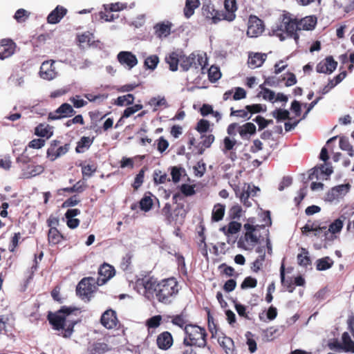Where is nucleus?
<instances>
[{
    "label": "nucleus",
    "mask_w": 354,
    "mask_h": 354,
    "mask_svg": "<svg viewBox=\"0 0 354 354\" xmlns=\"http://www.w3.org/2000/svg\"><path fill=\"white\" fill-rule=\"evenodd\" d=\"M159 63V57L156 55L148 56L144 62V66L146 68L153 71Z\"/></svg>",
    "instance_id": "nucleus-47"
},
{
    "label": "nucleus",
    "mask_w": 354,
    "mask_h": 354,
    "mask_svg": "<svg viewBox=\"0 0 354 354\" xmlns=\"http://www.w3.org/2000/svg\"><path fill=\"white\" fill-rule=\"evenodd\" d=\"M202 14L205 18L212 19V22L216 24L217 22L223 20V14L221 11L214 9V6L210 3H203L202 7Z\"/></svg>",
    "instance_id": "nucleus-14"
},
{
    "label": "nucleus",
    "mask_w": 354,
    "mask_h": 354,
    "mask_svg": "<svg viewBox=\"0 0 354 354\" xmlns=\"http://www.w3.org/2000/svg\"><path fill=\"white\" fill-rule=\"evenodd\" d=\"M142 104H135L132 106L127 107L123 112L122 117L119 120V122H121L123 118H127L131 116L133 114L136 113L137 111L141 110L142 109Z\"/></svg>",
    "instance_id": "nucleus-51"
},
{
    "label": "nucleus",
    "mask_w": 354,
    "mask_h": 354,
    "mask_svg": "<svg viewBox=\"0 0 354 354\" xmlns=\"http://www.w3.org/2000/svg\"><path fill=\"white\" fill-rule=\"evenodd\" d=\"M248 221V222L243 225L245 230L244 237H241L238 242V245L240 247L244 244V242H246L251 246L255 245L259 242V238L254 233L259 225H254V218H250Z\"/></svg>",
    "instance_id": "nucleus-6"
},
{
    "label": "nucleus",
    "mask_w": 354,
    "mask_h": 354,
    "mask_svg": "<svg viewBox=\"0 0 354 354\" xmlns=\"http://www.w3.org/2000/svg\"><path fill=\"white\" fill-rule=\"evenodd\" d=\"M108 96L109 95L106 93H100L97 95H95L93 93H85L84 95V97L91 102L96 101H98L99 102H103L107 99Z\"/></svg>",
    "instance_id": "nucleus-55"
},
{
    "label": "nucleus",
    "mask_w": 354,
    "mask_h": 354,
    "mask_svg": "<svg viewBox=\"0 0 354 354\" xmlns=\"http://www.w3.org/2000/svg\"><path fill=\"white\" fill-rule=\"evenodd\" d=\"M349 184H342L333 187L327 194V198L330 201L338 199L344 196L349 190Z\"/></svg>",
    "instance_id": "nucleus-22"
},
{
    "label": "nucleus",
    "mask_w": 354,
    "mask_h": 354,
    "mask_svg": "<svg viewBox=\"0 0 354 354\" xmlns=\"http://www.w3.org/2000/svg\"><path fill=\"white\" fill-rule=\"evenodd\" d=\"M61 142L53 140L50 142V146L46 151V157L50 161L53 162L59 157L65 155L70 149V144L66 143L60 146Z\"/></svg>",
    "instance_id": "nucleus-7"
},
{
    "label": "nucleus",
    "mask_w": 354,
    "mask_h": 354,
    "mask_svg": "<svg viewBox=\"0 0 354 354\" xmlns=\"http://www.w3.org/2000/svg\"><path fill=\"white\" fill-rule=\"evenodd\" d=\"M162 320V316L154 315L147 320L146 326L148 328H156L160 325Z\"/></svg>",
    "instance_id": "nucleus-53"
},
{
    "label": "nucleus",
    "mask_w": 354,
    "mask_h": 354,
    "mask_svg": "<svg viewBox=\"0 0 354 354\" xmlns=\"http://www.w3.org/2000/svg\"><path fill=\"white\" fill-rule=\"evenodd\" d=\"M75 111L73 106L68 103H63L55 111L48 114V120H57L64 118H68L74 115Z\"/></svg>",
    "instance_id": "nucleus-11"
},
{
    "label": "nucleus",
    "mask_w": 354,
    "mask_h": 354,
    "mask_svg": "<svg viewBox=\"0 0 354 354\" xmlns=\"http://www.w3.org/2000/svg\"><path fill=\"white\" fill-rule=\"evenodd\" d=\"M194 346L183 345V342L180 345L179 348H176V354H197L194 349Z\"/></svg>",
    "instance_id": "nucleus-61"
},
{
    "label": "nucleus",
    "mask_w": 354,
    "mask_h": 354,
    "mask_svg": "<svg viewBox=\"0 0 354 354\" xmlns=\"http://www.w3.org/2000/svg\"><path fill=\"white\" fill-rule=\"evenodd\" d=\"M117 59L121 65L129 70L136 66L138 62L136 56L130 51H120L117 55Z\"/></svg>",
    "instance_id": "nucleus-13"
},
{
    "label": "nucleus",
    "mask_w": 354,
    "mask_h": 354,
    "mask_svg": "<svg viewBox=\"0 0 354 354\" xmlns=\"http://www.w3.org/2000/svg\"><path fill=\"white\" fill-rule=\"evenodd\" d=\"M82 169V173L83 176L90 177L97 171V165L95 163L87 164L80 163L79 165Z\"/></svg>",
    "instance_id": "nucleus-49"
},
{
    "label": "nucleus",
    "mask_w": 354,
    "mask_h": 354,
    "mask_svg": "<svg viewBox=\"0 0 354 354\" xmlns=\"http://www.w3.org/2000/svg\"><path fill=\"white\" fill-rule=\"evenodd\" d=\"M257 286V280L252 277H247L241 284V288L243 290L247 288H254Z\"/></svg>",
    "instance_id": "nucleus-58"
},
{
    "label": "nucleus",
    "mask_w": 354,
    "mask_h": 354,
    "mask_svg": "<svg viewBox=\"0 0 354 354\" xmlns=\"http://www.w3.org/2000/svg\"><path fill=\"white\" fill-rule=\"evenodd\" d=\"M326 229V226H321L319 221H308L306 224L301 228L303 234H307L310 232L317 231V230Z\"/></svg>",
    "instance_id": "nucleus-35"
},
{
    "label": "nucleus",
    "mask_w": 354,
    "mask_h": 354,
    "mask_svg": "<svg viewBox=\"0 0 354 354\" xmlns=\"http://www.w3.org/2000/svg\"><path fill=\"white\" fill-rule=\"evenodd\" d=\"M266 57L267 55L265 53H255L250 54L248 62L249 67L255 68L261 66L266 61Z\"/></svg>",
    "instance_id": "nucleus-24"
},
{
    "label": "nucleus",
    "mask_w": 354,
    "mask_h": 354,
    "mask_svg": "<svg viewBox=\"0 0 354 354\" xmlns=\"http://www.w3.org/2000/svg\"><path fill=\"white\" fill-rule=\"evenodd\" d=\"M23 176L25 178H30L39 175L44 171V167L41 165H28L22 169Z\"/></svg>",
    "instance_id": "nucleus-25"
},
{
    "label": "nucleus",
    "mask_w": 354,
    "mask_h": 354,
    "mask_svg": "<svg viewBox=\"0 0 354 354\" xmlns=\"http://www.w3.org/2000/svg\"><path fill=\"white\" fill-rule=\"evenodd\" d=\"M343 221L340 218L335 219L333 223H331L328 228L324 230V242L325 244L328 242L333 241L337 236L335 235L337 233H339L343 228ZM324 248H326V245H324Z\"/></svg>",
    "instance_id": "nucleus-12"
},
{
    "label": "nucleus",
    "mask_w": 354,
    "mask_h": 354,
    "mask_svg": "<svg viewBox=\"0 0 354 354\" xmlns=\"http://www.w3.org/2000/svg\"><path fill=\"white\" fill-rule=\"evenodd\" d=\"M271 31L272 35L279 37L281 41H284L286 38H292L297 44L299 39L298 19L293 17L290 13L283 14L279 24L273 26Z\"/></svg>",
    "instance_id": "nucleus-3"
},
{
    "label": "nucleus",
    "mask_w": 354,
    "mask_h": 354,
    "mask_svg": "<svg viewBox=\"0 0 354 354\" xmlns=\"http://www.w3.org/2000/svg\"><path fill=\"white\" fill-rule=\"evenodd\" d=\"M239 133L241 137L247 134L253 135L256 133V126L252 122H247L239 127Z\"/></svg>",
    "instance_id": "nucleus-46"
},
{
    "label": "nucleus",
    "mask_w": 354,
    "mask_h": 354,
    "mask_svg": "<svg viewBox=\"0 0 354 354\" xmlns=\"http://www.w3.org/2000/svg\"><path fill=\"white\" fill-rule=\"evenodd\" d=\"M208 79L211 82H216L221 77L220 68L214 65H212L207 71Z\"/></svg>",
    "instance_id": "nucleus-48"
},
{
    "label": "nucleus",
    "mask_w": 354,
    "mask_h": 354,
    "mask_svg": "<svg viewBox=\"0 0 354 354\" xmlns=\"http://www.w3.org/2000/svg\"><path fill=\"white\" fill-rule=\"evenodd\" d=\"M317 24V18L314 16H308L302 19H298L299 30H311Z\"/></svg>",
    "instance_id": "nucleus-28"
},
{
    "label": "nucleus",
    "mask_w": 354,
    "mask_h": 354,
    "mask_svg": "<svg viewBox=\"0 0 354 354\" xmlns=\"http://www.w3.org/2000/svg\"><path fill=\"white\" fill-rule=\"evenodd\" d=\"M29 17V13L27 10L20 8L17 10L15 14L14 18L19 23L24 22Z\"/></svg>",
    "instance_id": "nucleus-63"
},
{
    "label": "nucleus",
    "mask_w": 354,
    "mask_h": 354,
    "mask_svg": "<svg viewBox=\"0 0 354 354\" xmlns=\"http://www.w3.org/2000/svg\"><path fill=\"white\" fill-rule=\"evenodd\" d=\"M109 351V346L106 343L97 342L88 350V354H104Z\"/></svg>",
    "instance_id": "nucleus-40"
},
{
    "label": "nucleus",
    "mask_w": 354,
    "mask_h": 354,
    "mask_svg": "<svg viewBox=\"0 0 354 354\" xmlns=\"http://www.w3.org/2000/svg\"><path fill=\"white\" fill-rule=\"evenodd\" d=\"M207 60L203 55L191 53L189 55H180V66L183 71H187L191 68L198 69L201 67L202 73H205L204 70Z\"/></svg>",
    "instance_id": "nucleus-5"
},
{
    "label": "nucleus",
    "mask_w": 354,
    "mask_h": 354,
    "mask_svg": "<svg viewBox=\"0 0 354 354\" xmlns=\"http://www.w3.org/2000/svg\"><path fill=\"white\" fill-rule=\"evenodd\" d=\"M217 341L226 354H236L233 339L226 336L224 333H221V335L217 338Z\"/></svg>",
    "instance_id": "nucleus-20"
},
{
    "label": "nucleus",
    "mask_w": 354,
    "mask_h": 354,
    "mask_svg": "<svg viewBox=\"0 0 354 354\" xmlns=\"http://www.w3.org/2000/svg\"><path fill=\"white\" fill-rule=\"evenodd\" d=\"M202 141L198 144V147L201 145V147L198 149V153L202 154L205 150V148H209L214 140V136L213 134L203 135L201 136Z\"/></svg>",
    "instance_id": "nucleus-43"
},
{
    "label": "nucleus",
    "mask_w": 354,
    "mask_h": 354,
    "mask_svg": "<svg viewBox=\"0 0 354 354\" xmlns=\"http://www.w3.org/2000/svg\"><path fill=\"white\" fill-rule=\"evenodd\" d=\"M224 7L225 11H221L223 14V19L228 21H232L235 17V12L237 10L236 0H225Z\"/></svg>",
    "instance_id": "nucleus-21"
},
{
    "label": "nucleus",
    "mask_w": 354,
    "mask_h": 354,
    "mask_svg": "<svg viewBox=\"0 0 354 354\" xmlns=\"http://www.w3.org/2000/svg\"><path fill=\"white\" fill-rule=\"evenodd\" d=\"M230 116H236L238 118H241L243 119L249 120L251 118V115H249L248 111L245 109H239V110H234L232 107L230 109Z\"/></svg>",
    "instance_id": "nucleus-62"
},
{
    "label": "nucleus",
    "mask_w": 354,
    "mask_h": 354,
    "mask_svg": "<svg viewBox=\"0 0 354 354\" xmlns=\"http://www.w3.org/2000/svg\"><path fill=\"white\" fill-rule=\"evenodd\" d=\"M241 224L236 221H231L227 226H223L221 230L226 235L234 234L241 230Z\"/></svg>",
    "instance_id": "nucleus-36"
},
{
    "label": "nucleus",
    "mask_w": 354,
    "mask_h": 354,
    "mask_svg": "<svg viewBox=\"0 0 354 354\" xmlns=\"http://www.w3.org/2000/svg\"><path fill=\"white\" fill-rule=\"evenodd\" d=\"M67 9L62 6H57L47 17V21L50 24L59 23L66 15Z\"/></svg>",
    "instance_id": "nucleus-23"
},
{
    "label": "nucleus",
    "mask_w": 354,
    "mask_h": 354,
    "mask_svg": "<svg viewBox=\"0 0 354 354\" xmlns=\"http://www.w3.org/2000/svg\"><path fill=\"white\" fill-rule=\"evenodd\" d=\"M173 344L174 338L171 333L169 331H163L157 336L156 345L161 350H169Z\"/></svg>",
    "instance_id": "nucleus-19"
},
{
    "label": "nucleus",
    "mask_w": 354,
    "mask_h": 354,
    "mask_svg": "<svg viewBox=\"0 0 354 354\" xmlns=\"http://www.w3.org/2000/svg\"><path fill=\"white\" fill-rule=\"evenodd\" d=\"M135 97L133 94H127L124 95L119 96L115 102V104L120 106H129L133 104Z\"/></svg>",
    "instance_id": "nucleus-44"
},
{
    "label": "nucleus",
    "mask_w": 354,
    "mask_h": 354,
    "mask_svg": "<svg viewBox=\"0 0 354 354\" xmlns=\"http://www.w3.org/2000/svg\"><path fill=\"white\" fill-rule=\"evenodd\" d=\"M86 188V185L84 183L82 182L81 180H79L73 187L62 188V189H59L58 192H59V193L61 191L65 192H68V193H73V192L82 193L85 190Z\"/></svg>",
    "instance_id": "nucleus-45"
},
{
    "label": "nucleus",
    "mask_w": 354,
    "mask_h": 354,
    "mask_svg": "<svg viewBox=\"0 0 354 354\" xmlns=\"http://www.w3.org/2000/svg\"><path fill=\"white\" fill-rule=\"evenodd\" d=\"M145 177V171L142 169L134 178L132 186L135 190H137L143 183Z\"/></svg>",
    "instance_id": "nucleus-64"
},
{
    "label": "nucleus",
    "mask_w": 354,
    "mask_h": 354,
    "mask_svg": "<svg viewBox=\"0 0 354 354\" xmlns=\"http://www.w3.org/2000/svg\"><path fill=\"white\" fill-rule=\"evenodd\" d=\"M16 48L15 43L10 39H3L0 41V59L3 60L10 57Z\"/></svg>",
    "instance_id": "nucleus-18"
},
{
    "label": "nucleus",
    "mask_w": 354,
    "mask_h": 354,
    "mask_svg": "<svg viewBox=\"0 0 354 354\" xmlns=\"http://www.w3.org/2000/svg\"><path fill=\"white\" fill-rule=\"evenodd\" d=\"M272 115L277 121L290 119V113L286 109H277L272 112Z\"/></svg>",
    "instance_id": "nucleus-52"
},
{
    "label": "nucleus",
    "mask_w": 354,
    "mask_h": 354,
    "mask_svg": "<svg viewBox=\"0 0 354 354\" xmlns=\"http://www.w3.org/2000/svg\"><path fill=\"white\" fill-rule=\"evenodd\" d=\"M333 263L329 257L319 259L316 261V269L319 271L326 270L333 266Z\"/></svg>",
    "instance_id": "nucleus-41"
},
{
    "label": "nucleus",
    "mask_w": 354,
    "mask_h": 354,
    "mask_svg": "<svg viewBox=\"0 0 354 354\" xmlns=\"http://www.w3.org/2000/svg\"><path fill=\"white\" fill-rule=\"evenodd\" d=\"M127 4L120 2L104 5V10L109 12H118L127 8Z\"/></svg>",
    "instance_id": "nucleus-56"
},
{
    "label": "nucleus",
    "mask_w": 354,
    "mask_h": 354,
    "mask_svg": "<svg viewBox=\"0 0 354 354\" xmlns=\"http://www.w3.org/2000/svg\"><path fill=\"white\" fill-rule=\"evenodd\" d=\"M101 324L106 329H118L120 322L118 319L117 313L112 309L105 310L100 318Z\"/></svg>",
    "instance_id": "nucleus-9"
},
{
    "label": "nucleus",
    "mask_w": 354,
    "mask_h": 354,
    "mask_svg": "<svg viewBox=\"0 0 354 354\" xmlns=\"http://www.w3.org/2000/svg\"><path fill=\"white\" fill-rule=\"evenodd\" d=\"M337 62L332 56H327L319 62L316 66V71L319 73L331 74L337 68Z\"/></svg>",
    "instance_id": "nucleus-15"
},
{
    "label": "nucleus",
    "mask_w": 354,
    "mask_h": 354,
    "mask_svg": "<svg viewBox=\"0 0 354 354\" xmlns=\"http://www.w3.org/2000/svg\"><path fill=\"white\" fill-rule=\"evenodd\" d=\"M207 328L208 330L211 333L212 338H218V336L221 335V333H223L217 323L216 322L214 317L211 314L210 311H207Z\"/></svg>",
    "instance_id": "nucleus-26"
},
{
    "label": "nucleus",
    "mask_w": 354,
    "mask_h": 354,
    "mask_svg": "<svg viewBox=\"0 0 354 354\" xmlns=\"http://www.w3.org/2000/svg\"><path fill=\"white\" fill-rule=\"evenodd\" d=\"M343 350L346 352L354 353V342L351 339L349 334L344 332L342 336Z\"/></svg>",
    "instance_id": "nucleus-42"
},
{
    "label": "nucleus",
    "mask_w": 354,
    "mask_h": 354,
    "mask_svg": "<svg viewBox=\"0 0 354 354\" xmlns=\"http://www.w3.org/2000/svg\"><path fill=\"white\" fill-rule=\"evenodd\" d=\"M153 180L156 184H163L166 182H169L170 178H168L166 173H162L161 171L154 172Z\"/></svg>",
    "instance_id": "nucleus-57"
},
{
    "label": "nucleus",
    "mask_w": 354,
    "mask_h": 354,
    "mask_svg": "<svg viewBox=\"0 0 354 354\" xmlns=\"http://www.w3.org/2000/svg\"><path fill=\"white\" fill-rule=\"evenodd\" d=\"M53 64V60L45 61L41 64L39 70V75L42 79L51 80L56 77L57 73Z\"/></svg>",
    "instance_id": "nucleus-17"
},
{
    "label": "nucleus",
    "mask_w": 354,
    "mask_h": 354,
    "mask_svg": "<svg viewBox=\"0 0 354 354\" xmlns=\"http://www.w3.org/2000/svg\"><path fill=\"white\" fill-rule=\"evenodd\" d=\"M35 135L49 139L53 135V127L48 124L40 123L35 128Z\"/></svg>",
    "instance_id": "nucleus-27"
},
{
    "label": "nucleus",
    "mask_w": 354,
    "mask_h": 354,
    "mask_svg": "<svg viewBox=\"0 0 354 354\" xmlns=\"http://www.w3.org/2000/svg\"><path fill=\"white\" fill-rule=\"evenodd\" d=\"M98 274L97 283L98 286H102L114 276L115 269L111 265L104 263L100 267Z\"/></svg>",
    "instance_id": "nucleus-16"
},
{
    "label": "nucleus",
    "mask_w": 354,
    "mask_h": 354,
    "mask_svg": "<svg viewBox=\"0 0 354 354\" xmlns=\"http://www.w3.org/2000/svg\"><path fill=\"white\" fill-rule=\"evenodd\" d=\"M153 205V201L150 196H145L139 202V207L145 212L149 211Z\"/></svg>",
    "instance_id": "nucleus-54"
},
{
    "label": "nucleus",
    "mask_w": 354,
    "mask_h": 354,
    "mask_svg": "<svg viewBox=\"0 0 354 354\" xmlns=\"http://www.w3.org/2000/svg\"><path fill=\"white\" fill-rule=\"evenodd\" d=\"M136 286L142 290V294L147 300L165 305L171 304L179 292L178 282L174 277L158 281L153 277L144 276L136 280Z\"/></svg>",
    "instance_id": "nucleus-1"
},
{
    "label": "nucleus",
    "mask_w": 354,
    "mask_h": 354,
    "mask_svg": "<svg viewBox=\"0 0 354 354\" xmlns=\"http://www.w3.org/2000/svg\"><path fill=\"white\" fill-rule=\"evenodd\" d=\"M64 239V236L56 227H51L48 232V241L49 245H55Z\"/></svg>",
    "instance_id": "nucleus-29"
},
{
    "label": "nucleus",
    "mask_w": 354,
    "mask_h": 354,
    "mask_svg": "<svg viewBox=\"0 0 354 354\" xmlns=\"http://www.w3.org/2000/svg\"><path fill=\"white\" fill-rule=\"evenodd\" d=\"M171 322L173 325L184 330L187 325H188V324H187V315L184 311H182L178 315H172V317H171Z\"/></svg>",
    "instance_id": "nucleus-31"
},
{
    "label": "nucleus",
    "mask_w": 354,
    "mask_h": 354,
    "mask_svg": "<svg viewBox=\"0 0 354 354\" xmlns=\"http://www.w3.org/2000/svg\"><path fill=\"white\" fill-rule=\"evenodd\" d=\"M79 309L73 306H63L55 313L48 312L47 319L55 330H62V337L69 338L74 331L77 321L73 319Z\"/></svg>",
    "instance_id": "nucleus-2"
},
{
    "label": "nucleus",
    "mask_w": 354,
    "mask_h": 354,
    "mask_svg": "<svg viewBox=\"0 0 354 354\" xmlns=\"http://www.w3.org/2000/svg\"><path fill=\"white\" fill-rule=\"evenodd\" d=\"M95 288L94 279L92 277H85L78 283L76 293L82 299H87L89 300Z\"/></svg>",
    "instance_id": "nucleus-8"
},
{
    "label": "nucleus",
    "mask_w": 354,
    "mask_h": 354,
    "mask_svg": "<svg viewBox=\"0 0 354 354\" xmlns=\"http://www.w3.org/2000/svg\"><path fill=\"white\" fill-rule=\"evenodd\" d=\"M21 235L20 232L14 233L13 236L10 238L8 250L10 252H14L20 243Z\"/></svg>",
    "instance_id": "nucleus-50"
},
{
    "label": "nucleus",
    "mask_w": 354,
    "mask_h": 354,
    "mask_svg": "<svg viewBox=\"0 0 354 354\" xmlns=\"http://www.w3.org/2000/svg\"><path fill=\"white\" fill-rule=\"evenodd\" d=\"M184 333L183 345L194 346L199 348H205L207 346L208 334L204 327L188 324L184 328Z\"/></svg>",
    "instance_id": "nucleus-4"
},
{
    "label": "nucleus",
    "mask_w": 354,
    "mask_h": 354,
    "mask_svg": "<svg viewBox=\"0 0 354 354\" xmlns=\"http://www.w3.org/2000/svg\"><path fill=\"white\" fill-rule=\"evenodd\" d=\"M180 57V55L176 52H172L165 57V62L169 64L170 71H176L178 70Z\"/></svg>",
    "instance_id": "nucleus-33"
},
{
    "label": "nucleus",
    "mask_w": 354,
    "mask_h": 354,
    "mask_svg": "<svg viewBox=\"0 0 354 354\" xmlns=\"http://www.w3.org/2000/svg\"><path fill=\"white\" fill-rule=\"evenodd\" d=\"M149 104L154 106L155 107L163 106L165 108L168 107V103L165 97H152L149 101Z\"/></svg>",
    "instance_id": "nucleus-60"
},
{
    "label": "nucleus",
    "mask_w": 354,
    "mask_h": 354,
    "mask_svg": "<svg viewBox=\"0 0 354 354\" xmlns=\"http://www.w3.org/2000/svg\"><path fill=\"white\" fill-rule=\"evenodd\" d=\"M263 21L256 16H250L248 21L247 35L250 37H257L264 31Z\"/></svg>",
    "instance_id": "nucleus-10"
},
{
    "label": "nucleus",
    "mask_w": 354,
    "mask_h": 354,
    "mask_svg": "<svg viewBox=\"0 0 354 354\" xmlns=\"http://www.w3.org/2000/svg\"><path fill=\"white\" fill-rule=\"evenodd\" d=\"M225 207L224 205L217 203L214 206L212 213V220L215 222L223 219L225 214Z\"/></svg>",
    "instance_id": "nucleus-38"
},
{
    "label": "nucleus",
    "mask_w": 354,
    "mask_h": 354,
    "mask_svg": "<svg viewBox=\"0 0 354 354\" xmlns=\"http://www.w3.org/2000/svg\"><path fill=\"white\" fill-rule=\"evenodd\" d=\"M199 0H186L184 8V15L187 19L190 18L194 13V10L199 7Z\"/></svg>",
    "instance_id": "nucleus-34"
},
{
    "label": "nucleus",
    "mask_w": 354,
    "mask_h": 354,
    "mask_svg": "<svg viewBox=\"0 0 354 354\" xmlns=\"http://www.w3.org/2000/svg\"><path fill=\"white\" fill-rule=\"evenodd\" d=\"M171 26V24L169 22L167 24L164 22L157 24L154 26L156 35L159 38L162 37H167L169 35H170Z\"/></svg>",
    "instance_id": "nucleus-30"
},
{
    "label": "nucleus",
    "mask_w": 354,
    "mask_h": 354,
    "mask_svg": "<svg viewBox=\"0 0 354 354\" xmlns=\"http://www.w3.org/2000/svg\"><path fill=\"white\" fill-rule=\"evenodd\" d=\"M93 142V138H91L90 137L87 136L82 137L77 143L75 151L79 153L84 152L85 149H88L92 145Z\"/></svg>",
    "instance_id": "nucleus-37"
},
{
    "label": "nucleus",
    "mask_w": 354,
    "mask_h": 354,
    "mask_svg": "<svg viewBox=\"0 0 354 354\" xmlns=\"http://www.w3.org/2000/svg\"><path fill=\"white\" fill-rule=\"evenodd\" d=\"M301 252L297 255V263L300 266L307 268L311 264V259L309 257L308 251L304 248L301 249Z\"/></svg>",
    "instance_id": "nucleus-39"
},
{
    "label": "nucleus",
    "mask_w": 354,
    "mask_h": 354,
    "mask_svg": "<svg viewBox=\"0 0 354 354\" xmlns=\"http://www.w3.org/2000/svg\"><path fill=\"white\" fill-rule=\"evenodd\" d=\"M284 261V259L283 260ZM285 264L284 262H282L281 267H280V278H281V285L286 288L287 290L292 293L295 290V283L292 281L291 279H286L285 278Z\"/></svg>",
    "instance_id": "nucleus-32"
},
{
    "label": "nucleus",
    "mask_w": 354,
    "mask_h": 354,
    "mask_svg": "<svg viewBox=\"0 0 354 354\" xmlns=\"http://www.w3.org/2000/svg\"><path fill=\"white\" fill-rule=\"evenodd\" d=\"M210 127L209 122L205 119H201L196 124V130L200 133H203L209 131Z\"/></svg>",
    "instance_id": "nucleus-59"
}]
</instances>
